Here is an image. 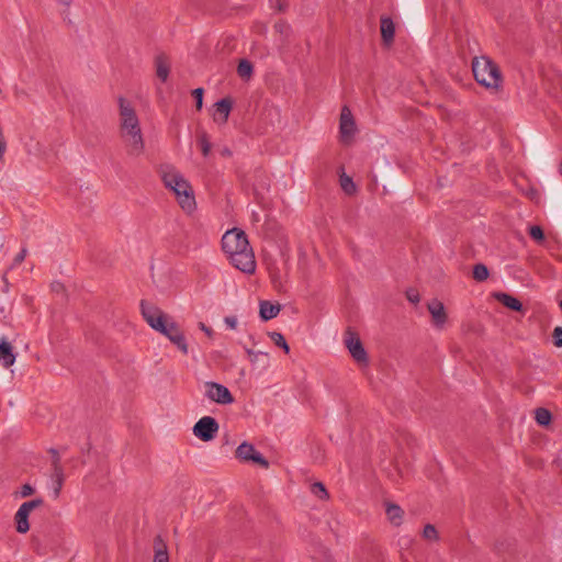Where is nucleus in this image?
<instances>
[{"instance_id":"nucleus-1","label":"nucleus","mask_w":562,"mask_h":562,"mask_svg":"<svg viewBox=\"0 0 562 562\" xmlns=\"http://www.w3.org/2000/svg\"><path fill=\"white\" fill-rule=\"evenodd\" d=\"M119 131L127 153L138 157L144 153L145 142L140 122L132 102L120 97L119 100Z\"/></svg>"},{"instance_id":"nucleus-2","label":"nucleus","mask_w":562,"mask_h":562,"mask_svg":"<svg viewBox=\"0 0 562 562\" xmlns=\"http://www.w3.org/2000/svg\"><path fill=\"white\" fill-rule=\"evenodd\" d=\"M140 313L151 329L167 337L183 355L189 352L186 336L171 316L147 301L140 302Z\"/></svg>"},{"instance_id":"nucleus-3","label":"nucleus","mask_w":562,"mask_h":562,"mask_svg":"<svg viewBox=\"0 0 562 562\" xmlns=\"http://www.w3.org/2000/svg\"><path fill=\"white\" fill-rule=\"evenodd\" d=\"M222 249L236 269L248 274L255 272V255L244 231L239 228L227 231L222 237Z\"/></svg>"},{"instance_id":"nucleus-4","label":"nucleus","mask_w":562,"mask_h":562,"mask_svg":"<svg viewBox=\"0 0 562 562\" xmlns=\"http://www.w3.org/2000/svg\"><path fill=\"white\" fill-rule=\"evenodd\" d=\"M159 175L166 189L172 192L180 209L188 215L196 210L195 194L186 177L172 165H161Z\"/></svg>"},{"instance_id":"nucleus-5","label":"nucleus","mask_w":562,"mask_h":562,"mask_svg":"<svg viewBox=\"0 0 562 562\" xmlns=\"http://www.w3.org/2000/svg\"><path fill=\"white\" fill-rule=\"evenodd\" d=\"M475 80L487 89H498L503 82L501 71L488 57H476L472 61Z\"/></svg>"},{"instance_id":"nucleus-6","label":"nucleus","mask_w":562,"mask_h":562,"mask_svg":"<svg viewBox=\"0 0 562 562\" xmlns=\"http://www.w3.org/2000/svg\"><path fill=\"white\" fill-rule=\"evenodd\" d=\"M43 505L42 498L24 502L14 515L15 528L19 533H26L30 530V514Z\"/></svg>"},{"instance_id":"nucleus-7","label":"nucleus","mask_w":562,"mask_h":562,"mask_svg":"<svg viewBox=\"0 0 562 562\" xmlns=\"http://www.w3.org/2000/svg\"><path fill=\"white\" fill-rule=\"evenodd\" d=\"M205 397L220 405H229L234 403V396L223 384L207 381L204 383Z\"/></svg>"},{"instance_id":"nucleus-8","label":"nucleus","mask_w":562,"mask_h":562,"mask_svg":"<svg viewBox=\"0 0 562 562\" xmlns=\"http://www.w3.org/2000/svg\"><path fill=\"white\" fill-rule=\"evenodd\" d=\"M220 425L214 417L204 416L193 426V435L202 441H211L218 432Z\"/></svg>"},{"instance_id":"nucleus-9","label":"nucleus","mask_w":562,"mask_h":562,"mask_svg":"<svg viewBox=\"0 0 562 562\" xmlns=\"http://www.w3.org/2000/svg\"><path fill=\"white\" fill-rule=\"evenodd\" d=\"M356 132L357 125L351 110L347 105H344L341 108L339 117V134L341 142L349 144L352 140Z\"/></svg>"},{"instance_id":"nucleus-10","label":"nucleus","mask_w":562,"mask_h":562,"mask_svg":"<svg viewBox=\"0 0 562 562\" xmlns=\"http://www.w3.org/2000/svg\"><path fill=\"white\" fill-rule=\"evenodd\" d=\"M236 457L243 461H252L263 468L269 467V462L250 443L243 442L236 449Z\"/></svg>"},{"instance_id":"nucleus-11","label":"nucleus","mask_w":562,"mask_h":562,"mask_svg":"<svg viewBox=\"0 0 562 562\" xmlns=\"http://www.w3.org/2000/svg\"><path fill=\"white\" fill-rule=\"evenodd\" d=\"M346 347L349 350L351 357L360 364L368 363V355L362 346L360 339L352 333H348L346 337Z\"/></svg>"},{"instance_id":"nucleus-12","label":"nucleus","mask_w":562,"mask_h":562,"mask_svg":"<svg viewBox=\"0 0 562 562\" xmlns=\"http://www.w3.org/2000/svg\"><path fill=\"white\" fill-rule=\"evenodd\" d=\"M427 308L431 315L434 325L437 328H443L447 322V313L442 302H440L437 299H434L428 302Z\"/></svg>"},{"instance_id":"nucleus-13","label":"nucleus","mask_w":562,"mask_h":562,"mask_svg":"<svg viewBox=\"0 0 562 562\" xmlns=\"http://www.w3.org/2000/svg\"><path fill=\"white\" fill-rule=\"evenodd\" d=\"M16 356L13 351L12 345L3 337L0 340V363L4 368H10L14 364Z\"/></svg>"},{"instance_id":"nucleus-14","label":"nucleus","mask_w":562,"mask_h":562,"mask_svg":"<svg viewBox=\"0 0 562 562\" xmlns=\"http://www.w3.org/2000/svg\"><path fill=\"white\" fill-rule=\"evenodd\" d=\"M231 102L226 99H222L215 103V109L213 112V120L218 124L226 123L228 115L231 113Z\"/></svg>"},{"instance_id":"nucleus-15","label":"nucleus","mask_w":562,"mask_h":562,"mask_svg":"<svg viewBox=\"0 0 562 562\" xmlns=\"http://www.w3.org/2000/svg\"><path fill=\"white\" fill-rule=\"evenodd\" d=\"M385 514L387 520L395 527H398L404 521V510L394 503L385 504Z\"/></svg>"},{"instance_id":"nucleus-16","label":"nucleus","mask_w":562,"mask_h":562,"mask_svg":"<svg viewBox=\"0 0 562 562\" xmlns=\"http://www.w3.org/2000/svg\"><path fill=\"white\" fill-rule=\"evenodd\" d=\"M280 311V304H273L269 301H261L259 304V315L262 321H270L277 317Z\"/></svg>"},{"instance_id":"nucleus-17","label":"nucleus","mask_w":562,"mask_h":562,"mask_svg":"<svg viewBox=\"0 0 562 562\" xmlns=\"http://www.w3.org/2000/svg\"><path fill=\"white\" fill-rule=\"evenodd\" d=\"M395 34V26L391 18L383 16L381 18V36L385 44H390L393 42Z\"/></svg>"},{"instance_id":"nucleus-18","label":"nucleus","mask_w":562,"mask_h":562,"mask_svg":"<svg viewBox=\"0 0 562 562\" xmlns=\"http://www.w3.org/2000/svg\"><path fill=\"white\" fill-rule=\"evenodd\" d=\"M153 562H169V553L167 546L160 538H157L154 543Z\"/></svg>"},{"instance_id":"nucleus-19","label":"nucleus","mask_w":562,"mask_h":562,"mask_svg":"<svg viewBox=\"0 0 562 562\" xmlns=\"http://www.w3.org/2000/svg\"><path fill=\"white\" fill-rule=\"evenodd\" d=\"M495 297L498 302H501L504 306L513 311H521L522 304L514 296L507 293H497Z\"/></svg>"},{"instance_id":"nucleus-20","label":"nucleus","mask_w":562,"mask_h":562,"mask_svg":"<svg viewBox=\"0 0 562 562\" xmlns=\"http://www.w3.org/2000/svg\"><path fill=\"white\" fill-rule=\"evenodd\" d=\"M155 63L156 75L161 81L165 82L168 79L170 66L162 56L157 57Z\"/></svg>"},{"instance_id":"nucleus-21","label":"nucleus","mask_w":562,"mask_h":562,"mask_svg":"<svg viewBox=\"0 0 562 562\" xmlns=\"http://www.w3.org/2000/svg\"><path fill=\"white\" fill-rule=\"evenodd\" d=\"M54 479H55V483H56V486L54 490V496L58 497L61 486H63V483H64V474H63V470L58 463V458H56V460L54 461Z\"/></svg>"},{"instance_id":"nucleus-22","label":"nucleus","mask_w":562,"mask_h":562,"mask_svg":"<svg viewBox=\"0 0 562 562\" xmlns=\"http://www.w3.org/2000/svg\"><path fill=\"white\" fill-rule=\"evenodd\" d=\"M422 537L428 542H438L440 540L438 530L431 524L425 525L422 531Z\"/></svg>"},{"instance_id":"nucleus-23","label":"nucleus","mask_w":562,"mask_h":562,"mask_svg":"<svg viewBox=\"0 0 562 562\" xmlns=\"http://www.w3.org/2000/svg\"><path fill=\"white\" fill-rule=\"evenodd\" d=\"M339 181H340L341 189L347 194L351 195V194L356 193L357 187H356L355 182L352 181V179L349 176L342 173L340 176V180Z\"/></svg>"},{"instance_id":"nucleus-24","label":"nucleus","mask_w":562,"mask_h":562,"mask_svg":"<svg viewBox=\"0 0 562 562\" xmlns=\"http://www.w3.org/2000/svg\"><path fill=\"white\" fill-rule=\"evenodd\" d=\"M237 74L243 79H249L252 75V65L246 59L240 60L237 67Z\"/></svg>"},{"instance_id":"nucleus-25","label":"nucleus","mask_w":562,"mask_h":562,"mask_svg":"<svg viewBox=\"0 0 562 562\" xmlns=\"http://www.w3.org/2000/svg\"><path fill=\"white\" fill-rule=\"evenodd\" d=\"M269 337L278 347L282 348L285 353L290 352V347L281 333H269Z\"/></svg>"},{"instance_id":"nucleus-26","label":"nucleus","mask_w":562,"mask_h":562,"mask_svg":"<svg viewBox=\"0 0 562 562\" xmlns=\"http://www.w3.org/2000/svg\"><path fill=\"white\" fill-rule=\"evenodd\" d=\"M537 423L541 426H547L551 422V413L546 408H538L535 413Z\"/></svg>"},{"instance_id":"nucleus-27","label":"nucleus","mask_w":562,"mask_h":562,"mask_svg":"<svg viewBox=\"0 0 562 562\" xmlns=\"http://www.w3.org/2000/svg\"><path fill=\"white\" fill-rule=\"evenodd\" d=\"M245 352L251 363H257L261 360V358L268 359L269 355L263 351H256L254 349L245 347Z\"/></svg>"},{"instance_id":"nucleus-28","label":"nucleus","mask_w":562,"mask_h":562,"mask_svg":"<svg viewBox=\"0 0 562 562\" xmlns=\"http://www.w3.org/2000/svg\"><path fill=\"white\" fill-rule=\"evenodd\" d=\"M488 277V270L486 266L479 263L473 268V278L477 281H484Z\"/></svg>"},{"instance_id":"nucleus-29","label":"nucleus","mask_w":562,"mask_h":562,"mask_svg":"<svg viewBox=\"0 0 562 562\" xmlns=\"http://www.w3.org/2000/svg\"><path fill=\"white\" fill-rule=\"evenodd\" d=\"M311 491L319 499H327L328 498V493H327L324 484L321 483V482H316V483L312 484Z\"/></svg>"},{"instance_id":"nucleus-30","label":"nucleus","mask_w":562,"mask_h":562,"mask_svg":"<svg viewBox=\"0 0 562 562\" xmlns=\"http://www.w3.org/2000/svg\"><path fill=\"white\" fill-rule=\"evenodd\" d=\"M199 143H200L203 156L206 157L211 151V142L205 132H203L199 135Z\"/></svg>"},{"instance_id":"nucleus-31","label":"nucleus","mask_w":562,"mask_h":562,"mask_svg":"<svg viewBox=\"0 0 562 562\" xmlns=\"http://www.w3.org/2000/svg\"><path fill=\"white\" fill-rule=\"evenodd\" d=\"M529 235L532 239H535L536 241H542L544 239V234H543V231L540 226H531L529 228Z\"/></svg>"},{"instance_id":"nucleus-32","label":"nucleus","mask_w":562,"mask_h":562,"mask_svg":"<svg viewBox=\"0 0 562 562\" xmlns=\"http://www.w3.org/2000/svg\"><path fill=\"white\" fill-rule=\"evenodd\" d=\"M27 255V249L23 247L20 252L14 257L12 265L10 266V269H13L14 267L22 263Z\"/></svg>"},{"instance_id":"nucleus-33","label":"nucleus","mask_w":562,"mask_h":562,"mask_svg":"<svg viewBox=\"0 0 562 562\" xmlns=\"http://www.w3.org/2000/svg\"><path fill=\"white\" fill-rule=\"evenodd\" d=\"M192 95L195 99L196 109L201 110L202 105H203V89L202 88L194 89L193 92H192Z\"/></svg>"},{"instance_id":"nucleus-34","label":"nucleus","mask_w":562,"mask_h":562,"mask_svg":"<svg viewBox=\"0 0 562 562\" xmlns=\"http://www.w3.org/2000/svg\"><path fill=\"white\" fill-rule=\"evenodd\" d=\"M553 339H554V345L557 347H562V327H555L554 330H553Z\"/></svg>"},{"instance_id":"nucleus-35","label":"nucleus","mask_w":562,"mask_h":562,"mask_svg":"<svg viewBox=\"0 0 562 562\" xmlns=\"http://www.w3.org/2000/svg\"><path fill=\"white\" fill-rule=\"evenodd\" d=\"M224 323L226 324V326L231 329H236L237 328V324H238V319L236 316H226L224 318Z\"/></svg>"},{"instance_id":"nucleus-36","label":"nucleus","mask_w":562,"mask_h":562,"mask_svg":"<svg viewBox=\"0 0 562 562\" xmlns=\"http://www.w3.org/2000/svg\"><path fill=\"white\" fill-rule=\"evenodd\" d=\"M34 493V488L30 484H24L21 487L20 495L21 497H27Z\"/></svg>"},{"instance_id":"nucleus-37","label":"nucleus","mask_w":562,"mask_h":562,"mask_svg":"<svg viewBox=\"0 0 562 562\" xmlns=\"http://www.w3.org/2000/svg\"><path fill=\"white\" fill-rule=\"evenodd\" d=\"M407 299H408V301H411V302H413V303H417V302H419V295H418V293L413 292V291H412V292H407Z\"/></svg>"},{"instance_id":"nucleus-38","label":"nucleus","mask_w":562,"mask_h":562,"mask_svg":"<svg viewBox=\"0 0 562 562\" xmlns=\"http://www.w3.org/2000/svg\"><path fill=\"white\" fill-rule=\"evenodd\" d=\"M4 151H5V142L3 139L2 134H0V159H2Z\"/></svg>"},{"instance_id":"nucleus-39","label":"nucleus","mask_w":562,"mask_h":562,"mask_svg":"<svg viewBox=\"0 0 562 562\" xmlns=\"http://www.w3.org/2000/svg\"><path fill=\"white\" fill-rule=\"evenodd\" d=\"M200 329L203 330L207 336L212 335V329L207 327L204 323H200Z\"/></svg>"},{"instance_id":"nucleus-40","label":"nucleus","mask_w":562,"mask_h":562,"mask_svg":"<svg viewBox=\"0 0 562 562\" xmlns=\"http://www.w3.org/2000/svg\"><path fill=\"white\" fill-rule=\"evenodd\" d=\"M57 1H58L59 3H61V4L66 5V7L70 5V3H71V0H57Z\"/></svg>"},{"instance_id":"nucleus-41","label":"nucleus","mask_w":562,"mask_h":562,"mask_svg":"<svg viewBox=\"0 0 562 562\" xmlns=\"http://www.w3.org/2000/svg\"><path fill=\"white\" fill-rule=\"evenodd\" d=\"M2 280L3 282L7 284L8 283V272H4L3 276H2Z\"/></svg>"},{"instance_id":"nucleus-42","label":"nucleus","mask_w":562,"mask_h":562,"mask_svg":"<svg viewBox=\"0 0 562 562\" xmlns=\"http://www.w3.org/2000/svg\"><path fill=\"white\" fill-rule=\"evenodd\" d=\"M560 308H561V311H562V300L560 301Z\"/></svg>"}]
</instances>
